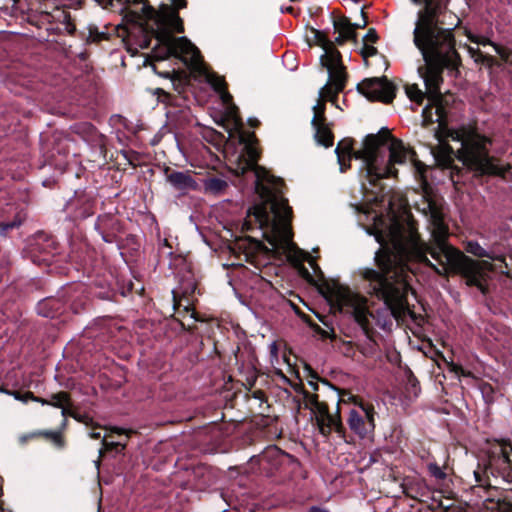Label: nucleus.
Instances as JSON below:
<instances>
[{
	"label": "nucleus",
	"instance_id": "obj_9",
	"mask_svg": "<svg viewBox=\"0 0 512 512\" xmlns=\"http://www.w3.org/2000/svg\"><path fill=\"white\" fill-rule=\"evenodd\" d=\"M303 405L311 411L312 418L323 436L330 435L332 431L343 433L340 416L329 413L327 405L319 401L317 394L304 393Z\"/></svg>",
	"mask_w": 512,
	"mask_h": 512
},
{
	"label": "nucleus",
	"instance_id": "obj_27",
	"mask_svg": "<svg viewBox=\"0 0 512 512\" xmlns=\"http://www.w3.org/2000/svg\"><path fill=\"white\" fill-rule=\"evenodd\" d=\"M377 50L374 46L365 44L361 50L362 57L366 60L369 57L376 55Z\"/></svg>",
	"mask_w": 512,
	"mask_h": 512
},
{
	"label": "nucleus",
	"instance_id": "obj_31",
	"mask_svg": "<svg viewBox=\"0 0 512 512\" xmlns=\"http://www.w3.org/2000/svg\"><path fill=\"white\" fill-rule=\"evenodd\" d=\"M27 396L31 397V400H33L35 402H39L42 405H49V399L36 397L31 392H27Z\"/></svg>",
	"mask_w": 512,
	"mask_h": 512
},
{
	"label": "nucleus",
	"instance_id": "obj_24",
	"mask_svg": "<svg viewBox=\"0 0 512 512\" xmlns=\"http://www.w3.org/2000/svg\"><path fill=\"white\" fill-rule=\"evenodd\" d=\"M500 454L506 463L512 464V446L510 444L502 443L500 446Z\"/></svg>",
	"mask_w": 512,
	"mask_h": 512
},
{
	"label": "nucleus",
	"instance_id": "obj_12",
	"mask_svg": "<svg viewBox=\"0 0 512 512\" xmlns=\"http://www.w3.org/2000/svg\"><path fill=\"white\" fill-rule=\"evenodd\" d=\"M313 118L311 120L314 129V138L318 144L328 148L333 145V134L325 118V105L323 103L313 106Z\"/></svg>",
	"mask_w": 512,
	"mask_h": 512
},
{
	"label": "nucleus",
	"instance_id": "obj_29",
	"mask_svg": "<svg viewBox=\"0 0 512 512\" xmlns=\"http://www.w3.org/2000/svg\"><path fill=\"white\" fill-rule=\"evenodd\" d=\"M40 434H41L40 432H32V433H29V434L21 435V436L19 437V442H20L21 444H25V443H27V441H29L30 439H33V438H35V437L40 436Z\"/></svg>",
	"mask_w": 512,
	"mask_h": 512
},
{
	"label": "nucleus",
	"instance_id": "obj_7",
	"mask_svg": "<svg viewBox=\"0 0 512 512\" xmlns=\"http://www.w3.org/2000/svg\"><path fill=\"white\" fill-rule=\"evenodd\" d=\"M330 301L342 313L353 316L365 334L369 333L373 317L367 306V299L346 286L334 284L330 288Z\"/></svg>",
	"mask_w": 512,
	"mask_h": 512
},
{
	"label": "nucleus",
	"instance_id": "obj_26",
	"mask_svg": "<svg viewBox=\"0 0 512 512\" xmlns=\"http://www.w3.org/2000/svg\"><path fill=\"white\" fill-rule=\"evenodd\" d=\"M429 472L437 479H444L446 474L444 471L435 463L428 465Z\"/></svg>",
	"mask_w": 512,
	"mask_h": 512
},
{
	"label": "nucleus",
	"instance_id": "obj_6",
	"mask_svg": "<svg viewBox=\"0 0 512 512\" xmlns=\"http://www.w3.org/2000/svg\"><path fill=\"white\" fill-rule=\"evenodd\" d=\"M356 159L364 162L367 175L374 179L396 177L394 166L407 161L413 163L421 177L425 171V165L415 158V152L405 147L401 140L391 137L388 130L368 135L363 148L356 153Z\"/></svg>",
	"mask_w": 512,
	"mask_h": 512
},
{
	"label": "nucleus",
	"instance_id": "obj_3",
	"mask_svg": "<svg viewBox=\"0 0 512 512\" xmlns=\"http://www.w3.org/2000/svg\"><path fill=\"white\" fill-rule=\"evenodd\" d=\"M239 142L243 144L242 151L230 162L237 175L253 171L255 176V190L260 202L255 204L247 213L245 225L247 229L257 226L263 231V236L277 254H283L294 264L308 261L314 264L312 257L298 249L292 241L290 221L292 210L283 197V182L269 174L257 165L258 151L254 145V134L239 132Z\"/></svg>",
	"mask_w": 512,
	"mask_h": 512
},
{
	"label": "nucleus",
	"instance_id": "obj_25",
	"mask_svg": "<svg viewBox=\"0 0 512 512\" xmlns=\"http://www.w3.org/2000/svg\"><path fill=\"white\" fill-rule=\"evenodd\" d=\"M269 349H270L271 363H272L273 366H275V368L278 371H280V368L277 367L279 365V357H278V348H277L276 342H272L269 345ZM279 374H281V372H279Z\"/></svg>",
	"mask_w": 512,
	"mask_h": 512
},
{
	"label": "nucleus",
	"instance_id": "obj_15",
	"mask_svg": "<svg viewBox=\"0 0 512 512\" xmlns=\"http://www.w3.org/2000/svg\"><path fill=\"white\" fill-rule=\"evenodd\" d=\"M352 143H353L352 139H343L338 143V145L335 149V153L337 154V159H338V163H339L341 172H344L347 169V167H349V162H350L352 156H354L356 158V153L358 151H356L355 153H352V150H353Z\"/></svg>",
	"mask_w": 512,
	"mask_h": 512
},
{
	"label": "nucleus",
	"instance_id": "obj_36",
	"mask_svg": "<svg viewBox=\"0 0 512 512\" xmlns=\"http://www.w3.org/2000/svg\"><path fill=\"white\" fill-rule=\"evenodd\" d=\"M409 383L411 384V386L414 390V394L417 395L420 390V388L418 387V382L415 379H410Z\"/></svg>",
	"mask_w": 512,
	"mask_h": 512
},
{
	"label": "nucleus",
	"instance_id": "obj_37",
	"mask_svg": "<svg viewBox=\"0 0 512 512\" xmlns=\"http://www.w3.org/2000/svg\"><path fill=\"white\" fill-rule=\"evenodd\" d=\"M56 13H57L58 15H56V16H51L53 19H58V20H60V18H61V17L66 18V14H65V12H64L63 10L57 9V10H56Z\"/></svg>",
	"mask_w": 512,
	"mask_h": 512
},
{
	"label": "nucleus",
	"instance_id": "obj_13",
	"mask_svg": "<svg viewBox=\"0 0 512 512\" xmlns=\"http://www.w3.org/2000/svg\"><path fill=\"white\" fill-rule=\"evenodd\" d=\"M224 104H226L225 111L218 124L223 126L230 134L233 131H239L242 128V120L238 115L237 107L230 104V101L224 102Z\"/></svg>",
	"mask_w": 512,
	"mask_h": 512
},
{
	"label": "nucleus",
	"instance_id": "obj_30",
	"mask_svg": "<svg viewBox=\"0 0 512 512\" xmlns=\"http://www.w3.org/2000/svg\"><path fill=\"white\" fill-rule=\"evenodd\" d=\"M468 50H469V53L472 55V57L475 58L476 61H484L485 57L481 54V52L478 49L469 47Z\"/></svg>",
	"mask_w": 512,
	"mask_h": 512
},
{
	"label": "nucleus",
	"instance_id": "obj_28",
	"mask_svg": "<svg viewBox=\"0 0 512 512\" xmlns=\"http://www.w3.org/2000/svg\"><path fill=\"white\" fill-rule=\"evenodd\" d=\"M103 446L106 451L112 450L114 448H117L118 446L121 447V450H123L126 447V443L121 442H114V441H107L105 438L103 439Z\"/></svg>",
	"mask_w": 512,
	"mask_h": 512
},
{
	"label": "nucleus",
	"instance_id": "obj_35",
	"mask_svg": "<svg viewBox=\"0 0 512 512\" xmlns=\"http://www.w3.org/2000/svg\"><path fill=\"white\" fill-rule=\"evenodd\" d=\"M15 226L14 223H0L1 231L4 233Z\"/></svg>",
	"mask_w": 512,
	"mask_h": 512
},
{
	"label": "nucleus",
	"instance_id": "obj_40",
	"mask_svg": "<svg viewBox=\"0 0 512 512\" xmlns=\"http://www.w3.org/2000/svg\"><path fill=\"white\" fill-rule=\"evenodd\" d=\"M309 512H328L325 509L318 508V507H312Z\"/></svg>",
	"mask_w": 512,
	"mask_h": 512
},
{
	"label": "nucleus",
	"instance_id": "obj_10",
	"mask_svg": "<svg viewBox=\"0 0 512 512\" xmlns=\"http://www.w3.org/2000/svg\"><path fill=\"white\" fill-rule=\"evenodd\" d=\"M358 91L371 101L391 102L395 97V87L386 78L364 79L357 85Z\"/></svg>",
	"mask_w": 512,
	"mask_h": 512
},
{
	"label": "nucleus",
	"instance_id": "obj_33",
	"mask_svg": "<svg viewBox=\"0 0 512 512\" xmlns=\"http://www.w3.org/2000/svg\"><path fill=\"white\" fill-rule=\"evenodd\" d=\"M110 431L113 433H117V434H126L127 436L130 433H132V430H125V429L117 428V427L111 428Z\"/></svg>",
	"mask_w": 512,
	"mask_h": 512
},
{
	"label": "nucleus",
	"instance_id": "obj_39",
	"mask_svg": "<svg viewBox=\"0 0 512 512\" xmlns=\"http://www.w3.org/2000/svg\"><path fill=\"white\" fill-rule=\"evenodd\" d=\"M17 399L22 400L23 402H27L28 400H31V397L27 396V393H25L23 396H16Z\"/></svg>",
	"mask_w": 512,
	"mask_h": 512
},
{
	"label": "nucleus",
	"instance_id": "obj_1",
	"mask_svg": "<svg viewBox=\"0 0 512 512\" xmlns=\"http://www.w3.org/2000/svg\"><path fill=\"white\" fill-rule=\"evenodd\" d=\"M429 221L432 243H420L414 225L390 219L374 223L373 234L380 244L375 260L381 271L365 269L363 277L369 282L372 293L382 299L396 319L410 314L406 295L410 289V262L431 265L438 274H461L468 285L485 292L484 282L493 265L486 260L476 261L447 243L448 228L443 213L429 203Z\"/></svg>",
	"mask_w": 512,
	"mask_h": 512
},
{
	"label": "nucleus",
	"instance_id": "obj_17",
	"mask_svg": "<svg viewBox=\"0 0 512 512\" xmlns=\"http://www.w3.org/2000/svg\"><path fill=\"white\" fill-rule=\"evenodd\" d=\"M335 30L338 32V36L335 37V41L338 44H342L345 40L350 39L354 36V27L345 18H340L334 22Z\"/></svg>",
	"mask_w": 512,
	"mask_h": 512
},
{
	"label": "nucleus",
	"instance_id": "obj_8",
	"mask_svg": "<svg viewBox=\"0 0 512 512\" xmlns=\"http://www.w3.org/2000/svg\"><path fill=\"white\" fill-rule=\"evenodd\" d=\"M376 410L374 405L364 401H355L348 411L346 419L351 432L360 439H370L374 435Z\"/></svg>",
	"mask_w": 512,
	"mask_h": 512
},
{
	"label": "nucleus",
	"instance_id": "obj_21",
	"mask_svg": "<svg viewBox=\"0 0 512 512\" xmlns=\"http://www.w3.org/2000/svg\"><path fill=\"white\" fill-rule=\"evenodd\" d=\"M467 251L477 257H488L492 260L496 259L495 257L491 256L487 251L482 248L477 242H468L467 244ZM499 260H502L501 258H498Z\"/></svg>",
	"mask_w": 512,
	"mask_h": 512
},
{
	"label": "nucleus",
	"instance_id": "obj_16",
	"mask_svg": "<svg viewBox=\"0 0 512 512\" xmlns=\"http://www.w3.org/2000/svg\"><path fill=\"white\" fill-rule=\"evenodd\" d=\"M346 78H342L341 88L338 89L334 79L329 78V82L319 90V98L316 104L320 102L325 105V101L335 103L338 93H340L345 86Z\"/></svg>",
	"mask_w": 512,
	"mask_h": 512
},
{
	"label": "nucleus",
	"instance_id": "obj_34",
	"mask_svg": "<svg viewBox=\"0 0 512 512\" xmlns=\"http://www.w3.org/2000/svg\"><path fill=\"white\" fill-rule=\"evenodd\" d=\"M281 12L294 14V7L292 5H282L280 8Z\"/></svg>",
	"mask_w": 512,
	"mask_h": 512
},
{
	"label": "nucleus",
	"instance_id": "obj_38",
	"mask_svg": "<svg viewBox=\"0 0 512 512\" xmlns=\"http://www.w3.org/2000/svg\"><path fill=\"white\" fill-rule=\"evenodd\" d=\"M90 437L93 438V439H100L101 438V433L99 431H92L90 433Z\"/></svg>",
	"mask_w": 512,
	"mask_h": 512
},
{
	"label": "nucleus",
	"instance_id": "obj_20",
	"mask_svg": "<svg viewBox=\"0 0 512 512\" xmlns=\"http://www.w3.org/2000/svg\"><path fill=\"white\" fill-rule=\"evenodd\" d=\"M227 188V182L222 178H208L204 181V189L210 194H220Z\"/></svg>",
	"mask_w": 512,
	"mask_h": 512
},
{
	"label": "nucleus",
	"instance_id": "obj_18",
	"mask_svg": "<svg viewBox=\"0 0 512 512\" xmlns=\"http://www.w3.org/2000/svg\"><path fill=\"white\" fill-rule=\"evenodd\" d=\"M49 405L60 408L62 410V415L65 417L66 415H71L70 408H71V402L69 394L66 392H58L55 394H52L49 398Z\"/></svg>",
	"mask_w": 512,
	"mask_h": 512
},
{
	"label": "nucleus",
	"instance_id": "obj_11",
	"mask_svg": "<svg viewBox=\"0 0 512 512\" xmlns=\"http://www.w3.org/2000/svg\"><path fill=\"white\" fill-rule=\"evenodd\" d=\"M322 46L324 54L320 58L321 64L327 69L329 78L335 80L339 89L341 88L342 78H346L340 53L331 42H324Z\"/></svg>",
	"mask_w": 512,
	"mask_h": 512
},
{
	"label": "nucleus",
	"instance_id": "obj_23",
	"mask_svg": "<svg viewBox=\"0 0 512 512\" xmlns=\"http://www.w3.org/2000/svg\"><path fill=\"white\" fill-rule=\"evenodd\" d=\"M40 436L43 435L46 438L50 439L57 447H63L64 442L62 439V436L59 432H53V431H46V432H40Z\"/></svg>",
	"mask_w": 512,
	"mask_h": 512
},
{
	"label": "nucleus",
	"instance_id": "obj_19",
	"mask_svg": "<svg viewBox=\"0 0 512 512\" xmlns=\"http://www.w3.org/2000/svg\"><path fill=\"white\" fill-rule=\"evenodd\" d=\"M466 35L469 38V40H471L472 42H474L476 44L483 45V46L491 45L494 48V50L496 51V53L499 54L503 59L506 60L508 58V53L506 52V50L501 48L494 42L490 41L487 37L474 35L470 31H466Z\"/></svg>",
	"mask_w": 512,
	"mask_h": 512
},
{
	"label": "nucleus",
	"instance_id": "obj_4",
	"mask_svg": "<svg viewBox=\"0 0 512 512\" xmlns=\"http://www.w3.org/2000/svg\"><path fill=\"white\" fill-rule=\"evenodd\" d=\"M135 3L142 4L139 9L133 11L138 15L136 21L143 29L155 35L158 42L165 46L167 54L180 58L192 71L204 76L216 91L222 93L223 102L230 101L231 95L224 91V79L208 70L198 48L186 37L172 36V32L180 33L184 30L177 10L185 7V2H177V7L163 4L159 10L148 5V2Z\"/></svg>",
	"mask_w": 512,
	"mask_h": 512
},
{
	"label": "nucleus",
	"instance_id": "obj_14",
	"mask_svg": "<svg viewBox=\"0 0 512 512\" xmlns=\"http://www.w3.org/2000/svg\"><path fill=\"white\" fill-rule=\"evenodd\" d=\"M167 181L177 190L190 191L197 189L196 181L188 172L175 171L167 175Z\"/></svg>",
	"mask_w": 512,
	"mask_h": 512
},
{
	"label": "nucleus",
	"instance_id": "obj_5",
	"mask_svg": "<svg viewBox=\"0 0 512 512\" xmlns=\"http://www.w3.org/2000/svg\"><path fill=\"white\" fill-rule=\"evenodd\" d=\"M439 122V130L435 136L439 141L432 154L438 165L448 168L454 155L468 168L482 174L503 175L507 168L498 164L489 156L488 146L491 140L471 126L463 125L450 129Z\"/></svg>",
	"mask_w": 512,
	"mask_h": 512
},
{
	"label": "nucleus",
	"instance_id": "obj_2",
	"mask_svg": "<svg viewBox=\"0 0 512 512\" xmlns=\"http://www.w3.org/2000/svg\"><path fill=\"white\" fill-rule=\"evenodd\" d=\"M418 3L421 7L413 41L425 61L423 66L418 67V74L424 80L426 92L417 84L406 85L405 91L410 100L419 104L427 96L430 103L422 111L424 123L427 124L433 122L432 107H435L436 121H442L446 115L440 84L443 69H454L459 64L452 27L460 24V18L447 10L445 2Z\"/></svg>",
	"mask_w": 512,
	"mask_h": 512
},
{
	"label": "nucleus",
	"instance_id": "obj_22",
	"mask_svg": "<svg viewBox=\"0 0 512 512\" xmlns=\"http://www.w3.org/2000/svg\"><path fill=\"white\" fill-rule=\"evenodd\" d=\"M445 362H446L448 371L454 373L457 378L468 377L471 375L470 372L465 371L460 365L454 363L453 361H445Z\"/></svg>",
	"mask_w": 512,
	"mask_h": 512
},
{
	"label": "nucleus",
	"instance_id": "obj_32",
	"mask_svg": "<svg viewBox=\"0 0 512 512\" xmlns=\"http://www.w3.org/2000/svg\"><path fill=\"white\" fill-rule=\"evenodd\" d=\"M377 39V35L375 33V31L373 30H370L366 35H365V40L369 41V42H375Z\"/></svg>",
	"mask_w": 512,
	"mask_h": 512
}]
</instances>
